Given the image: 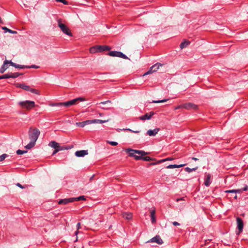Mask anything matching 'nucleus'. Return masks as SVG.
I'll return each mask as SVG.
<instances>
[{
	"mask_svg": "<svg viewBox=\"0 0 248 248\" xmlns=\"http://www.w3.org/2000/svg\"><path fill=\"white\" fill-rule=\"evenodd\" d=\"M125 151L129 154V156L134 157L136 160H143L144 161H149L153 160V159L149 156H144L149 153L144 151L134 150L130 148L126 149Z\"/></svg>",
	"mask_w": 248,
	"mask_h": 248,
	"instance_id": "1",
	"label": "nucleus"
},
{
	"mask_svg": "<svg viewBox=\"0 0 248 248\" xmlns=\"http://www.w3.org/2000/svg\"><path fill=\"white\" fill-rule=\"evenodd\" d=\"M40 134V132L37 128H30L29 131V137L30 140V142L28 144L25 148L27 149L32 148L35 144L38 137Z\"/></svg>",
	"mask_w": 248,
	"mask_h": 248,
	"instance_id": "2",
	"label": "nucleus"
},
{
	"mask_svg": "<svg viewBox=\"0 0 248 248\" xmlns=\"http://www.w3.org/2000/svg\"><path fill=\"white\" fill-rule=\"evenodd\" d=\"M18 104L22 108H26L28 110H30L33 108L35 106V102L34 101L29 100L20 101L18 103Z\"/></svg>",
	"mask_w": 248,
	"mask_h": 248,
	"instance_id": "3",
	"label": "nucleus"
},
{
	"mask_svg": "<svg viewBox=\"0 0 248 248\" xmlns=\"http://www.w3.org/2000/svg\"><path fill=\"white\" fill-rule=\"evenodd\" d=\"M58 25L60 28L61 30L65 34L72 36V33H71L69 29L62 22L61 19L58 20Z\"/></svg>",
	"mask_w": 248,
	"mask_h": 248,
	"instance_id": "4",
	"label": "nucleus"
},
{
	"mask_svg": "<svg viewBox=\"0 0 248 248\" xmlns=\"http://www.w3.org/2000/svg\"><path fill=\"white\" fill-rule=\"evenodd\" d=\"M16 87L18 88H20L25 91H30L32 93L36 94H39V92L35 89H32L31 88L30 86L26 85L24 84H17Z\"/></svg>",
	"mask_w": 248,
	"mask_h": 248,
	"instance_id": "5",
	"label": "nucleus"
},
{
	"mask_svg": "<svg viewBox=\"0 0 248 248\" xmlns=\"http://www.w3.org/2000/svg\"><path fill=\"white\" fill-rule=\"evenodd\" d=\"M86 99L84 97H78L75 99H74L73 100L65 102V107H69L71 106L75 105L77 103L78 101H84Z\"/></svg>",
	"mask_w": 248,
	"mask_h": 248,
	"instance_id": "6",
	"label": "nucleus"
},
{
	"mask_svg": "<svg viewBox=\"0 0 248 248\" xmlns=\"http://www.w3.org/2000/svg\"><path fill=\"white\" fill-rule=\"evenodd\" d=\"M108 55L112 57H119L122 58L124 59H128V58L124 53H123L121 52L120 51H110Z\"/></svg>",
	"mask_w": 248,
	"mask_h": 248,
	"instance_id": "7",
	"label": "nucleus"
},
{
	"mask_svg": "<svg viewBox=\"0 0 248 248\" xmlns=\"http://www.w3.org/2000/svg\"><path fill=\"white\" fill-rule=\"evenodd\" d=\"M162 65V64L158 62L155 63V64L153 65L152 66L150 67L149 70L146 72L143 75V76L152 74L154 72L157 71V70L159 68L160 66H161Z\"/></svg>",
	"mask_w": 248,
	"mask_h": 248,
	"instance_id": "8",
	"label": "nucleus"
},
{
	"mask_svg": "<svg viewBox=\"0 0 248 248\" xmlns=\"http://www.w3.org/2000/svg\"><path fill=\"white\" fill-rule=\"evenodd\" d=\"M236 223H237V228L238 229V232L237 234H239L242 232L243 231V227H244V223L242 219L239 217H237L236 218Z\"/></svg>",
	"mask_w": 248,
	"mask_h": 248,
	"instance_id": "9",
	"label": "nucleus"
},
{
	"mask_svg": "<svg viewBox=\"0 0 248 248\" xmlns=\"http://www.w3.org/2000/svg\"><path fill=\"white\" fill-rule=\"evenodd\" d=\"M184 108L187 110L194 109L196 110L198 108V106L192 103H187L183 104Z\"/></svg>",
	"mask_w": 248,
	"mask_h": 248,
	"instance_id": "10",
	"label": "nucleus"
},
{
	"mask_svg": "<svg viewBox=\"0 0 248 248\" xmlns=\"http://www.w3.org/2000/svg\"><path fill=\"white\" fill-rule=\"evenodd\" d=\"M154 114L155 113L153 111H151L149 113H146L144 115L140 116V119L142 121L150 120Z\"/></svg>",
	"mask_w": 248,
	"mask_h": 248,
	"instance_id": "11",
	"label": "nucleus"
},
{
	"mask_svg": "<svg viewBox=\"0 0 248 248\" xmlns=\"http://www.w3.org/2000/svg\"><path fill=\"white\" fill-rule=\"evenodd\" d=\"M151 242H155L159 245L162 244L163 240L159 235H156L150 240Z\"/></svg>",
	"mask_w": 248,
	"mask_h": 248,
	"instance_id": "12",
	"label": "nucleus"
},
{
	"mask_svg": "<svg viewBox=\"0 0 248 248\" xmlns=\"http://www.w3.org/2000/svg\"><path fill=\"white\" fill-rule=\"evenodd\" d=\"M74 200L73 198L62 199L58 202V203L59 204H66L69 202H74Z\"/></svg>",
	"mask_w": 248,
	"mask_h": 248,
	"instance_id": "13",
	"label": "nucleus"
},
{
	"mask_svg": "<svg viewBox=\"0 0 248 248\" xmlns=\"http://www.w3.org/2000/svg\"><path fill=\"white\" fill-rule=\"evenodd\" d=\"M88 152L87 150H80L76 152L75 155L77 157H83L88 155Z\"/></svg>",
	"mask_w": 248,
	"mask_h": 248,
	"instance_id": "14",
	"label": "nucleus"
},
{
	"mask_svg": "<svg viewBox=\"0 0 248 248\" xmlns=\"http://www.w3.org/2000/svg\"><path fill=\"white\" fill-rule=\"evenodd\" d=\"M159 128H156L153 130L150 129L147 131V134L150 136H155L159 131Z\"/></svg>",
	"mask_w": 248,
	"mask_h": 248,
	"instance_id": "15",
	"label": "nucleus"
},
{
	"mask_svg": "<svg viewBox=\"0 0 248 248\" xmlns=\"http://www.w3.org/2000/svg\"><path fill=\"white\" fill-rule=\"evenodd\" d=\"M9 64V61L7 60H5L4 62V63L1 66V67L0 68V73H3L4 72V71L8 68V64Z\"/></svg>",
	"mask_w": 248,
	"mask_h": 248,
	"instance_id": "16",
	"label": "nucleus"
},
{
	"mask_svg": "<svg viewBox=\"0 0 248 248\" xmlns=\"http://www.w3.org/2000/svg\"><path fill=\"white\" fill-rule=\"evenodd\" d=\"M91 122L90 120H86L85 121H84V122H78V123H76V124L77 126H79V127H84L86 125H87V124H91Z\"/></svg>",
	"mask_w": 248,
	"mask_h": 248,
	"instance_id": "17",
	"label": "nucleus"
},
{
	"mask_svg": "<svg viewBox=\"0 0 248 248\" xmlns=\"http://www.w3.org/2000/svg\"><path fill=\"white\" fill-rule=\"evenodd\" d=\"M101 47L98 46H93L91 47L90 49V52L91 53H95L97 52H100L99 48H100Z\"/></svg>",
	"mask_w": 248,
	"mask_h": 248,
	"instance_id": "18",
	"label": "nucleus"
},
{
	"mask_svg": "<svg viewBox=\"0 0 248 248\" xmlns=\"http://www.w3.org/2000/svg\"><path fill=\"white\" fill-rule=\"evenodd\" d=\"M122 215L124 218L127 220H130L132 217V215L131 213L124 212L123 213Z\"/></svg>",
	"mask_w": 248,
	"mask_h": 248,
	"instance_id": "19",
	"label": "nucleus"
},
{
	"mask_svg": "<svg viewBox=\"0 0 248 248\" xmlns=\"http://www.w3.org/2000/svg\"><path fill=\"white\" fill-rule=\"evenodd\" d=\"M155 209L152 210L150 212V216L151 218V221L153 223H155L156 222L155 217Z\"/></svg>",
	"mask_w": 248,
	"mask_h": 248,
	"instance_id": "20",
	"label": "nucleus"
},
{
	"mask_svg": "<svg viewBox=\"0 0 248 248\" xmlns=\"http://www.w3.org/2000/svg\"><path fill=\"white\" fill-rule=\"evenodd\" d=\"M90 121L91 122V124L95 123L103 124L108 121V120H102L99 119L90 120Z\"/></svg>",
	"mask_w": 248,
	"mask_h": 248,
	"instance_id": "21",
	"label": "nucleus"
},
{
	"mask_svg": "<svg viewBox=\"0 0 248 248\" xmlns=\"http://www.w3.org/2000/svg\"><path fill=\"white\" fill-rule=\"evenodd\" d=\"M50 106L52 107H57L59 108L62 107H65V102L51 103L50 104Z\"/></svg>",
	"mask_w": 248,
	"mask_h": 248,
	"instance_id": "22",
	"label": "nucleus"
},
{
	"mask_svg": "<svg viewBox=\"0 0 248 248\" xmlns=\"http://www.w3.org/2000/svg\"><path fill=\"white\" fill-rule=\"evenodd\" d=\"M186 164H180V165H169L167 167L168 169H173V168H179L185 166Z\"/></svg>",
	"mask_w": 248,
	"mask_h": 248,
	"instance_id": "23",
	"label": "nucleus"
},
{
	"mask_svg": "<svg viewBox=\"0 0 248 248\" xmlns=\"http://www.w3.org/2000/svg\"><path fill=\"white\" fill-rule=\"evenodd\" d=\"M210 179H211V175H210V174H208L207 175L206 178L205 182H204V185L206 186H208L210 185V184L211 183Z\"/></svg>",
	"mask_w": 248,
	"mask_h": 248,
	"instance_id": "24",
	"label": "nucleus"
},
{
	"mask_svg": "<svg viewBox=\"0 0 248 248\" xmlns=\"http://www.w3.org/2000/svg\"><path fill=\"white\" fill-rule=\"evenodd\" d=\"M190 44V42L188 41H185L182 42L180 45V47L181 49H183L185 47L187 46Z\"/></svg>",
	"mask_w": 248,
	"mask_h": 248,
	"instance_id": "25",
	"label": "nucleus"
},
{
	"mask_svg": "<svg viewBox=\"0 0 248 248\" xmlns=\"http://www.w3.org/2000/svg\"><path fill=\"white\" fill-rule=\"evenodd\" d=\"M49 146H51V147L55 149L59 147V143L56 142L55 141H52L49 142Z\"/></svg>",
	"mask_w": 248,
	"mask_h": 248,
	"instance_id": "26",
	"label": "nucleus"
},
{
	"mask_svg": "<svg viewBox=\"0 0 248 248\" xmlns=\"http://www.w3.org/2000/svg\"><path fill=\"white\" fill-rule=\"evenodd\" d=\"M98 46L101 47L100 48H99V52L105 50H109L110 49V47L107 46Z\"/></svg>",
	"mask_w": 248,
	"mask_h": 248,
	"instance_id": "27",
	"label": "nucleus"
},
{
	"mask_svg": "<svg viewBox=\"0 0 248 248\" xmlns=\"http://www.w3.org/2000/svg\"><path fill=\"white\" fill-rule=\"evenodd\" d=\"M2 29L4 30L5 31V32H8L12 33V34L17 33V31L9 29L6 27H2Z\"/></svg>",
	"mask_w": 248,
	"mask_h": 248,
	"instance_id": "28",
	"label": "nucleus"
},
{
	"mask_svg": "<svg viewBox=\"0 0 248 248\" xmlns=\"http://www.w3.org/2000/svg\"><path fill=\"white\" fill-rule=\"evenodd\" d=\"M9 78H15L18 77L20 75V74L18 73H9Z\"/></svg>",
	"mask_w": 248,
	"mask_h": 248,
	"instance_id": "29",
	"label": "nucleus"
},
{
	"mask_svg": "<svg viewBox=\"0 0 248 248\" xmlns=\"http://www.w3.org/2000/svg\"><path fill=\"white\" fill-rule=\"evenodd\" d=\"M57 149L59 151H60L62 150H68L70 149V148L66 146H60V144L59 143V147H58Z\"/></svg>",
	"mask_w": 248,
	"mask_h": 248,
	"instance_id": "30",
	"label": "nucleus"
},
{
	"mask_svg": "<svg viewBox=\"0 0 248 248\" xmlns=\"http://www.w3.org/2000/svg\"><path fill=\"white\" fill-rule=\"evenodd\" d=\"M74 199V202L75 201H78L81 200H85V197L84 196H80L79 197L77 198H73Z\"/></svg>",
	"mask_w": 248,
	"mask_h": 248,
	"instance_id": "31",
	"label": "nucleus"
},
{
	"mask_svg": "<svg viewBox=\"0 0 248 248\" xmlns=\"http://www.w3.org/2000/svg\"><path fill=\"white\" fill-rule=\"evenodd\" d=\"M198 167H196V168H192V169H190V168L189 167H186L185 168V170L188 172V173H190L193 171H195L196 170H197Z\"/></svg>",
	"mask_w": 248,
	"mask_h": 248,
	"instance_id": "32",
	"label": "nucleus"
},
{
	"mask_svg": "<svg viewBox=\"0 0 248 248\" xmlns=\"http://www.w3.org/2000/svg\"><path fill=\"white\" fill-rule=\"evenodd\" d=\"M226 192H227V193H240V192H241V189L229 190L226 191Z\"/></svg>",
	"mask_w": 248,
	"mask_h": 248,
	"instance_id": "33",
	"label": "nucleus"
},
{
	"mask_svg": "<svg viewBox=\"0 0 248 248\" xmlns=\"http://www.w3.org/2000/svg\"><path fill=\"white\" fill-rule=\"evenodd\" d=\"M168 100V99H164L160 100H154L152 101V103H164V102H166Z\"/></svg>",
	"mask_w": 248,
	"mask_h": 248,
	"instance_id": "34",
	"label": "nucleus"
},
{
	"mask_svg": "<svg viewBox=\"0 0 248 248\" xmlns=\"http://www.w3.org/2000/svg\"><path fill=\"white\" fill-rule=\"evenodd\" d=\"M77 231L75 232V235H77L79 233V231H78V230L81 227V224H80V222H78V224H77Z\"/></svg>",
	"mask_w": 248,
	"mask_h": 248,
	"instance_id": "35",
	"label": "nucleus"
},
{
	"mask_svg": "<svg viewBox=\"0 0 248 248\" xmlns=\"http://www.w3.org/2000/svg\"><path fill=\"white\" fill-rule=\"evenodd\" d=\"M9 78V73L4 74L3 75H2L0 76V79H5V78Z\"/></svg>",
	"mask_w": 248,
	"mask_h": 248,
	"instance_id": "36",
	"label": "nucleus"
},
{
	"mask_svg": "<svg viewBox=\"0 0 248 248\" xmlns=\"http://www.w3.org/2000/svg\"><path fill=\"white\" fill-rule=\"evenodd\" d=\"M27 152V151H22L21 150H18L16 151V154L18 155H22Z\"/></svg>",
	"mask_w": 248,
	"mask_h": 248,
	"instance_id": "37",
	"label": "nucleus"
},
{
	"mask_svg": "<svg viewBox=\"0 0 248 248\" xmlns=\"http://www.w3.org/2000/svg\"><path fill=\"white\" fill-rule=\"evenodd\" d=\"M8 156L6 154H4L0 156V161H2Z\"/></svg>",
	"mask_w": 248,
	"mask_h": 248,
	"instance_id": "38",
	"label": "nucleus"
},
{
	"mask_svg": "<svg viewBox=\"0 0 248 248\" xmlns=\"http://www.w3.org/2000/svg\"><path fill=\"white\" fill-rule=\"evenodd\" d=\"M39 68V66L36 65H31V66H26V68H35L38 69Z\"/></svg>",
	"mask_w": 248,
	"mask_h": 248,
	"instance_id": "39",
	"label": "nucleus"
},
{
	"mask_svg": "<svg viewBox=\"0 0 248 248\" xmlns=\"http://www.w3.org/2000/svg\"><path fill=\"white\" fill-rule=\"evenodd\" d=\"M15 67L17 68L24 69V68H26V66L16 64V66H15Z\"/></svg>",
	"mask_w": 248,
	"mask_h": 248,
	"instance_id": "40",
	"label": "nucleus"
},
{
	"mask_svg": "<svg viewBox=\"0 0 248 248\" xmlns=\"http://www.w3.org/2000/svg\"><path fill=\"white\" fill-rule=\"evenodd\" d=\"M172 159H173V158L171 157H168L167 158L158 161V162H165L166 161L172 160Z\"/></svg>",
	"mask_w": 248,
	"mask_h": 248,
	"instance_id": "41",
	"label": "nucleus"
},
{
	"mask_svg": "<svg viewBox=\"0 0 248 248\" xmlns=\"http://www.w3.org/2000/svg\"><path fill=\"white\" fill-rule=\"evenodd\" d=\"M57 2H62L65 5H67L68 2L65 0H55Z\"/></svg>",
	"mask_w": 248,
	"mask_h": 248,
	"instance_id": "42",
	"label": "nucleus"
},
{
	"mask_svg": "<svg viewBox=\"0 0 248 248\" xmlns=\"http://www.w3.org/2000/svg\"><path fill=\"white\" fill-rule=\"evenodd\" d=\"M107 103H111V101L110 100H108L106 101L101 102L100 103H98V104H99V105H100V104L105 105V104H107Z\"/></svg>",
	"mask_w": 248,
	"mask_h": 248,
	"instance_id": "43",
	"label": "nucleus"
},
{
	"mask_svg": "<svg viewBox=\"0 0 248 248\" xmlns=\"http://www.w3.org/2000/svg\"><path fill=\"white\" fill-rule=\"evenodd\" d=\"M108 142L112 146H116L118 145V143L115 141H108Z\"/></svg>",
	"mask_w": 248,
	"mask_h": 248,
	"instance_id": "44",
	"label": "nucleus"
},
{
	"mask_svg": "<svg viewBox=\"0 0 248 248\" xmlns=\"http://www.w3.org/2000/svg\"><path fill=\"white\" fill-rule=\"evenodd\" d=\"M180 108H184V105L183 104L178 105L174 108L175 110H177Z\"/></svg>",
	"mask_w": 248,
	"mask_h": 248,
	"instance_id": "45",
	"label": "nucleus"
},
{
	"mask_svg": "<svg viewBox=\"0 0 248 248\" xmlns=\"http://www.w3.org/2000/svg\"><path fill=\"white\" fill-rule=\"evenodd\" d=\"M16 186L21 188H25V186L21 185L20 183H17Z\"/></svg>",
	"mask_w": 248,
	"mask_h": 248,
	"instance_id": "46",
	"label": "nucleus"
},
{
	"mask_svg": "<svg viewBox=\"0 0 248 248\" xmlns=\"http://www.w3.org/2000/svg\"><path fill=\"white\" fill-rule=\"evenodd\" d=\"M99 108L103 109H109L111 108L110 107H99Z\"/></svg>",
	"mask_w": 248,
	"mask_h": 248,
	"instance_id": "47",
	"label": "nucleus"
},
{
	"mask_svg": "<svg viewBox=\"0 0 248 248\" xmlns=\"http://www.w3.org/2000/svg\"><path fill=\"white\" fill-rule=\"evenodd\" d=\"M10 64L12 66H14L15 67V66H16V63H14V62H12L11 61H9V64Z\"/></svg>",
	"mask_w": 248,
	"mask_h": 248,
	"instance_id": "48",
	"label": "nucleus"
},
{
	"mask_svg": "<svg viewBox=\"0 0 248 248\" xmlns=\"http://www.w3.org/2000/svg\"><path fill=\"white\" fill-rule=\"evenodd\" d=\"M241 190V192H242L243 191H247L248 190V186H246L243 189H242Z\"/></svg>",
	"mask_w": 248,
	"mask_h": 248,
	"instance_id": "49",
	"label": "nucleus"
},
{
	"mask_svg": "<svg viewBox=\"0 0 248 248\" xmlns=\"http://www.w3.org/2000/svg\"><path fill=\"white\" fill-rule=\"evenodd\" d=\"M172 224L174 226H179V225H180V223H179L178 222H177L176 221L173 222Z\"/></svg>",
	"mask_w": 248,
	"mask_h": 248,
	"instance_id": "50",
	"label": "nucleus"
},
{
	"mask_svg": "<svg viewBox=\"0 0 248 248\" xmlns=\"http://www.w3.org/2000/svg\"><path fill=\"white\" fill-rule=\"evenodd\" d=\"M58 152H59L58 150L57 149H55L52 153V155H54Z\"/></svg>",
	"mask_w": 248,
	"mask_h": 248,
	"instance_id": "51",
	"label": "nucleus"
},
{
	"mask_svg": "<svg viewBox=\"0 0 248 248\" xmlns=\"http://www.w3.org/2000/svg\"><path fill=\"white\" fill-rule=\"evenodd\" d=\"M181 200H184V198H181L177 199H176V202H178L179 201H181Z\"/></svg>",
	"mask_w": 248,
	"mask_h": 248,
	"instance_id": "52",
	"label": "nucleus"
},
{
	"mask_svg": "<svg viewBox=\"0 0 248 248\" xmlns=\"http://www.w3.org/2000/svg\"><path fill=\"white\" fill-rule=\"evenodd\" d=\"M124 130H128V131H130V132H132V131H133V130H131V129H129V128L124 129Z\"/></svg>",
	"mask_w": 248,
	"mask_h": 248,
	"instance_id": "53",
	"label": "nucleus"
},
{
	"mask_svg": "<svg viewBox=\"0 0 248 248\" xmlns=\"http://www.w3.org/2000/svg\"><path fill=\"white\" fill-rule=\"evenodd\" d=\"M210 241V240H206L205 241V245H207L209 243Z\"/></svg>",
	"mask_w": 248,
	"mask_h": 248,
	"instance_id": "54",
	"label": "nucleus"
},
{
	"mask_svg": "<svg viewBox=\"0 0 248 248\" xmlns=\"http://www.w3.org/2000/svg\"><path fill=\"white\" fill-rule=\"evenodd\" d=\"M192 160H194V161H197V160H198V158H196V157H193L192 158Z\"/></svg>",
	"mask_w": 248,
	"mask_h": 248,
	"instance_id": "55",
	"label": "nucleus"
},
{
	"mask_svg": "<svg viewBox=\"0 0 248 248\" xmlns=\"http://www.w3.org/2000/svg\"><path fill=\"white\" fill-rule=\"evenodd\" d=\"M133 133H139L140 132V131H134L133 130L132 131Z\"/></svg>",
	"mask_w": 248,
	"mask_h": 248,
	"instance_id": "56",
	"label": "nucleus"
},
{
	"mask_svg": "<svg viewBox=\"0 0 248 248\" xmlns=\"http://www.w3.org/2000/svg\"><path fill=\"white\" fill-rule=\"evenodd\" d=\"M160 163V162H158H158H156V163H151V165H155V164H157V163Z\"/></svg>",
	"mask_w": 248,
	"mask_h": 248,
	"instance_id": "57",
	"label": "nucleus"
},
{
	"mask_svg": "<svg viewBox=\"0 0 248 248\" xmlns=\"http://www.w3.org/2000/svg\"><path fill=\"white\" fill-rule=\"evenodd\" d=\"M0 23H3L2 20L0 17Z\"/></svg>",
	"mask_w": 248,
	"mask_h": 248,
	"instance_id": "58",
	"label": "nucleus"
},
{
	"mask_svg": "<svg viewBox=\"0 0 248 248\" xmlns=\"http://www.w3.org/2000/svg\"><path fill=\"white\" fill-rule=\"evenodd\" d=\"M99 115H100V116H103V113H99Z\"/></svg>",
	"mask_w": 248,
	"mask_h": 248,
	"instance_id": "59",
	"label": "nucleus"
},
{
	"mask_svg": "<svg viewBox=\"0 0 248 248\" xmlns=\"http://www.w3.org/2000/svg\"><path fill=\"white\" fill-rule=\"evenodd\" d=\"M234 198L235 199H237V196L236 195L235 196Z\"/></svg>",
	"mask_w": 248,
	"mask_h": 248,
	"instance_id": "60",
	"label": "nucleus"
},
{
	"mask_svg": "<svg viewBox=\"0 0 248 248\" xmlns=\"http://www.w3.org/2000/svg\"><path fill=\"white\" fill-rule=\"evenodd\" d=\"M93 176L92 177H91V179H93Z\"/></svg>",
	"mask_w": 248,
	"mask_h": 248,
	"instance_id": "61",
	"label": "nucleus"
},
{
	"mask_svg": "<svg viewBox=\"0 0 248 248\" xmlns=\"http://www.w3.org/2000/svg\"><path fill=\"white\" fill-rule=\"evenodd\" d=\"M78 240V237L76 238V240L75 241H77Z\"/></svg>",
	"mask_w": 248,
	"mask_h": 248,
	"instance_id": "62",
	"label": "nucleus"
}]
</instances>
